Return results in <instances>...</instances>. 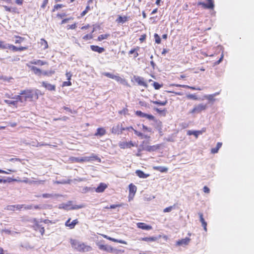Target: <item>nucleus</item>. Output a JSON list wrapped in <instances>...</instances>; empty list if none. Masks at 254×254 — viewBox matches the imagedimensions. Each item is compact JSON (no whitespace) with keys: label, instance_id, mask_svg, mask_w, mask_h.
I'll use <instances>...</instances> for the list:
<instances>
[{"label":"nucleus","instance_id":"nucleus-1","mask_svg":"<svg viewBox=\"0 0 254 254\" xmlns=\"http://www.w3.org/2000/svg\"><path fill=\"white\" fill-rule=\"evenodd\" d=\"M37 91V90H24L21 91L19 94L23 95L24 102H26L28 100L37 99L38 98Z\"/></svg>","mask_w":254,"mask_h":254},{"label":"nucleus","instance_id":"nucleus-2","mask_svg":"<svg viewBox=\"0 0 254 254\" xmlns=\"http://www.w3.org/2000/svg\"><path fill=\"white\" fill-rule=\"evenodd\" d=\"M70 243L72 248L80 252H87L91 249L90 247L85 246L83 243H81L76 240H71Z\"/></svg>","mask_w":254,"mask_h":254},{"label":"nucleus","instance_id":"nucleus-3","mask_svg":"<svg viewBox=\"0 0 254 254\" xmlns=\"http://www.w3.org/2000/svg\"><path fill=\"white\" fill-rule=\"evenodd\" d=\"M135 114L137 116L141 117V118H146L149 120H152V121H155L156 122V123H157L158 126H162L161 122H160V121H156L154 117L152 115H149V114H147L146 113H144L140 111H136Z\"/></svg>","mask_w":254,"mask_h":254},{"label":"nucleus","instance_id":"nucleus-4","mask_svg":"<svg viewBox=\"0 0 254 254\" xmlns=\"http://www.w3.org/2000/svg\"><path fill=\"white\" fill-rule=\"evenodd\" d=\"M207 108V105L203 103L195 105L194 108L190 112L191 114H198L202 111L205 110Z\"/></svg>","mask_w":254,"mask_h":254},{"label":"nucleus","instance_id":"nucleus-5","mask_svg":"<svg viewBox=\"0 0 254 254\" xmlns=\"http://www.w3.org/2000/svg\"><path fill=\"white\" fill-rule=\"evenodd\" d=\"M123 130H125V127H123L122 124H118L117 125L113 126L112 128V133L118 134H121Z\"/></svg>","mask_w":254,"mask_h":254},{"label":"nucleus","instance_id":"nucleus-6","mask_svg":"<svg viewBox=\"0 0 254 254\" xmlns=\"http://www.w3.org/2000/svg\"><path fill=\"white\" fill-rule=\"evenodd\" d=\"M34 225L33 226L36 231H39L42 235H43L45 232L44 227L42 226L38 220L35 219L34 220Z\"/></svg>","mask_w":254,"mask_h":254},{"label":"nucleus","instance_id":"nucleus-7","mask_svg":"<svg viewBox=\"0 0 254 254\" xmlns=\"http://www.w3.org/2000/svg\"><path fill=\"white\" fill-rule=\"evenodd\" d=\"M82 162H90L94 160H97L99 162H101V159L97 155L92 154L90 156L81 157Z\"/></svg>","mask_w":254,"mask_h":254},{"label":"nucleus","instance_id":"nucleus-8","mask_svg":"<svg viewBox=\"0 0 254 254\" xmlns=\"http://www.w3.org/2000/svg\"><path fill=\"white\" fill-rule=\"evenodd\" d=\"M102 74L110 78L115 79L118 82H122L123 81H124V80L119 76L115 75L110 72H104L102 73Z\"/></svg>","mask_w":254,"mask_h":254},{"label":"nucleus","instance_id":"nucleus-9","mask_svg":"<svg viewBox=\"0 0 254 254\" xmlns=\"http://www.w3.org/2000/svg\"><path fill=\"white\" fill-rule=\"evenodd\" d=\"M134 81L137 83L138 85L143 86L145 88L148 87L147 83L144 81L143 77L139 76H134Z\"/></svg>","mask_w":254,"mask_h":254},{"label":"nucleus","instance_id":"nucleus-10","mask_svg":"<svg viewBox=\"0 0 254 254\" xmlns=\"http://www.w3.org/2000/svg\"><path fill=\"white\" fill-rule=\"evenodd\" d=\"M97 245L98 247V248L102 251H106L108 252H112L113 251V248L110 246L105 245L101 244L100 242L97 243Z\"/></svg>","mask_w":254,"mask_h":254},{"label":"nucleus","instance_id":"nucleus-11","mask_svg":"<svg viewBox=\"0 0 254 254\" xmlns=\"http://www.w3.org/2000/svg\"><path fill=\"white\" fill-rule=\"evenodd\" d=\"M208 3H205L203 2H199L198 3V5H202L205 8L212 9L214 7V5L213 0H206Z\"/></svg>","mask_w":254,"mask_h":254},{"label":"nucleus","instance_id":"nucleus-12","mask_svg":"<svg viewBox=\"0 0 254 254\" xmlns=\"http://www.w3.org/2000/svg\"><path fill=\"white\" fill-rule=\"evenodd\" d=\"M7 49H9L10 50H11L13 51H22L25 50H27L28 49L27 47H17L13 45L8 44Z\"/></svg>","mask_w":254,"mask_h":254},{"label":"nucleus","instance_id":"nucleus-13","mask_svg":"<svg viewBox=\"0 0 254 254\" xmlns=\"http://www.w3.org/2000/svg\"><path fill=\"white\" fill-rule=\"evenodd\" d=\"M190 241V239L189 238L186 237L185 239H183L181 240H179L177 242V244L178 246H186L189 244Z\"/></svg>","mask_w":254,"mask_h":254},{"label":"nucleus","instance_id":"nucleus-14","mask_svg":"<svg viewBox=\"0 0 254 254\" xmlns=\"http://www.w3.org/2000/svg\"><path fill=\"white\" fill-rule=\"evenodd\" d=\"M42 86L50 91H55L56 90V86L54 85L48 83L47 82L43 81Z\"/></svg>","mask_w":254,"mask_h":254},{"label":"nucleus","instance_id":"nucleus-15","mask_svg":"<svg viewBox=\"0 0 254 254\" xmlns=\"http://www.w3.org/2000/svg\"><path fill=\"white\" fill-rule=\"evenodd\" d=\"M90 48L92 50V51H93L94 52H97L99 54L102 53L103 52H104L105 51V50L104 48L100 47L98 46H95V45H91Z\"/></svg>","mask_w":254,"mask_h":254},{"label":"nucleus","instance_id":"nucleus-16","mask_svg":"<svg viewBox=\"0 0 254 254\" xmlns=\"http://www.w3.org/2000/svg\"><path fill=\"white\" fill-rule=\"evenodd\" d=\"M160 145L157 144L155 145L152 146H145V151H148V152H152L155 151L160 148Z\"/></svg>","mask_w":254,"mask_h":254},{"label":"nucleus","instance_id":"nucleus-17","mask_svg":"<svg viewBox=\"0 0 254 254\" xmlns=\"http://www.w3.org/2000/svg\"><path fill=\"white\" fill-rule=\"evenodd\" d=\"M198 215L199 217V220L200 222L201 223V225L203 227L204 230L206 231H207V223L205 221L204 219L203 218V214L202 213H198Z\"/></svg>","mask_w":254,"mask_h":254},{"label":"nucleus","instance_id":"nucleus-18","mask_svg":"<svg viewBox=\"0 0 254 254\" xmlns=\"http://www.w3.org/2000/svg\"><path fill=\"white\" fill-rule=\"evenodd\" d=\"M138 228L143 230H149L152 229V227L150 225H148L144 223L139 222L137 224Z\"/></svg>","mask_w":254,"mask_h":254},{"label":"nucleus","instance_id":"nucleus-19","mask_svg":"<svg viewBox=\"0 0 254 254\" xmlns=\"http://www.w3.org/2000/svg\"><path fill=\"white\" fill-rule=\"evenodd\" d=\"M136 187L135 185H133L132 184H130L129 185V196L130 197L131 195H132V196H133L136 191Z\"/></svg>","mask_w":254,"mask_h":254},{"label":"nucleus","instance_id":"nucleus-20","mask_svg":"<svg viewBox=\"0 0 254 254\" xmlns=\"http://www.w3.org/2000/svg\"><path fill=\"white\" fill-rule=\"evenodd\" d=\"M27 65L30 67L31 69L34 72V73L38 76H41L42 74V71L35 66H29L28 64Z\"/></svg>","mask_w":254,"mask_h":254},{"label":"nucleus","instance_id":"nucleus-21","mask_svg":"<svg viewBox=\"0 0 254 254\" xmlns=\"http://www.w3.org/2000/svg\"><path fill=\"white\" fill-rule=\"evenodd\" d=\"M107 188V186L105 184L100 183L95 190L97 192H102Z\"/></svg>","mask_w":254,"mask_h":254},{"label":"nucleus","instance_id":"nucleus-22","mask_svg":"<svg viewBox=\"0 0 254 254\" xmlns=\"http://www.w3.org/2000/svg\"><path fill=\"white\" fill-rule=\"evenodd\" d=\"M202 131L201 130H188L187 134L189 135H193L197 138L198 135L202 134Z\"/></svg>","mask_w":254,"mask_h":254},{"label":"nucleus","instance_id":"nucleus-23","mask_svg":"<svg viewBox=\"0 0 254 254\" xmlns=\"http://www.w3.org/2000/svg\"><path fill=\"white\" fill-rule=\"evenodd\" d=\"M135 173L140 178L145 179L149 176L148 174H145L143 171L139 170H136Z\"/></svg>","mask_w":254,"mask_h":254},{"label":"nucleus","instance_id":"nucleus-24","mask_svg":"<svg viewBox=\"0 0 254 254\" xmlns=\"http://www.w3.org/2000/svg\"><path fill=\"white\" fill-rule=\"evenodd\" d=\"M106 133V130L104 128L100 127L97 129V132L95 133V136H102Z\"/></svg>","mask_w":254,"mask_h":254},{"label":"nucleus","instance_id":"nucleus-25","mask_svg":"<svg viewBox=\"0 0 254 254\" xmlns=\"http://www.w3.org/2000/svg\"><path fill=\"white\" fill-rule=\"evenodd\" d=\"M153 169L161 173L167 172L168 170V168L164 166H154L153 167Z\"/></svg>","mask_w":254,"mask_h":254},{"label":"nucleus","instance_id":"nucleus-26","mask_svg":"<svg viewBox=\"0 0 254 254\" xmlns=\"http://www.w3.org/2000/svg\"><path fill=\"white\" fill-rule=\"evenodd\" d=\"M128 20V17L127 16H124L122 17L121 16H119L118 18L116 19V21L118 23H121L123 24L125 22L127 21Z\"/></svg>","mask_w":254,"mask_h":254},{"label":"nucleus","instance_id":"nucleus-27","mask_svg":"<svg viewBox=\"0 0 254 254\" xmlns=\"http://www.w3.org/2000/svg\"><path fill=\"white\" fill-rule=\"evenodd\" d=\"M158 238L156 237H144L141 238L142 241L145 242H154L157 240Z\"/></svg>","mask_w":254,"mask_h":254},{"label":"nucleus","instance_id":"nucleus-28","mask_svg":"<svg viewBox=\"0 0 254 254\" xmlns=\"http://www.w3.org/2000/svg\"><path fill=\"white\" fill-rule=\"evenodd\" d=\"M30 63L33 64L39 65H43L47 64L46 62H44L43 61L38 60H33L30 62Z\"/></svg>","mask_w":254,"mask_h":254},{"label":"nucleus","instance_id":"nucleus-29","mask_svg":"<svg viewBox=\"0 0 254 254\" xmlns=\"http://www.w3.org/2000/svg\"><path fill=\"white\" fill-rule=\"evenodd\" d=\"M219 94V92H216L214 94H210V95H207L206 96V98L207 99H208L209 101H214L215 100L214 99V97L218 95Z\"/></svg>","mask_w":254,"mask_h":254},{"label":"nucleus","instance_id":"nucleus-30","mask_svg":"<svg viewBox=\"0 0 254 254\" xmlns=\"http://www.w3.org/2000/svg\"><path fill=\"white\" fill-rule=\"evenodd\" d=\"M221 142H218L216 146L211 149V152L213 154L217 153L219 148L221 147Z\"/></svg>","mask_w":254,"mask_h":254},{"label":"nucleus","instance_id":"nucleus-31","mask_svg":"<svg viewBox=\"0 0 254 254\" xmlns=\"http://www.w3.org/2000/svg\"><path fill=\"white\" fill-rule=\"evenodd\" d=\"M151 102L154 104L158 105L160 106H165L167 104V101L165 100L164 101H153Z\"/></svg>","mask_w":254,"mask_h":254},{"label":"nucleus","instance_id":"nucleus-32","mask_svg":"<svg viewBox=\"0 0 254 254\" xmlns=\"http://www.w3.org/2000/svg\"><path fill=\"white\" fill-rule=\"evenodd\" d=\"M11 99H16V100H17V102L19 101L21 103L24 102L23 96V95L20 94L18 95H15L14 97H11Z\"/></svg>","mask_w":254,"mask_h":254},{"label":"nucleus","instance_id":"nucleus-33","mask_svg":"<svg viewBox=\"0 0 254 254\" xmlns=\"http://www.w3.org/2000/svg\"><path fill=\"white\" fill-rule=\"evenodd\" d=\"M4 102L7 104L12 105L15 107L17 106V100L12 101V100H4Z\"/></svg>","mask_w":254,"mask_h":254},{"label":"nucleus","instance_id":"nucleus-34","mask_svg":"<svg viewBox=\"0 0 254 254\" xmlns=\"http://www.w3.org/2000/svg\"><path fill=\"white\" fill-rule=\"evenodd\" d=\"M40 44L41 46H43V49L44 50L47 49L48 48V44L47 42L44 39H41L40 41Z\"/></svg>","mask_w":254,"mask_h":254},{"label":"nucleus","instance_id":"nucleus-35","mask_svg":"<svg viewBox=\"0 0 254 254\" xmlns=\"http://www.w3.org/2000/svg\"><path fill=\"white\" fill-rule=\"evenodd\" d=\"M93 190V189L90 187H83L80 190V191L82 193H85L89 191H92Z\"/></svg>","mask_w":254,"mask_h":254},{"label":"nucleus","instance_id":"nucleus-36","mask_svg":"<svg viewBox=\"0 0 254 254\" xmlns=\"http://www.w3.org/2000/svg\"><path fill=\"white\" fill-rule=\"evenodd\" d=\"M55 73L54 70H50V71H42V75H46L48 76H51L52 75Z\"/></svg>","mask_w":254,"mask_h":254},{"label":"nucleus","instance_id":"nucleus-37","mask_svg":"<svg viewBox=\"0 0 254 254\" xmlns=\"http://www.w3.org/2000/svg\"><path fill=\"white\" fill-rule=\"evenodd\" d=\"M78 223V221L77 219H75L73 220L70 224H69V228L70 229H73L75 226Z\"/></svg>","mask_w":254,"mask_h":254},{"label":"nucleus","instance_id":"nucleus-38","mask_svg":"<svg viewBox=\"0 0 254 254\" xmlns=\"http://www.w3.org/2000/svg\"><path fill=\"white\" fill-rule=\"evenodd\" d=\"M42 196L43 198H50L58 195L57 194L43 193Z\"/></svg>","mask_w":254,"mask_h":254},{"label":"nucleus","instance_id":"nucleus-39","mask_svg":"<svg viewBox=\"0 0 254 254\" xmlns=\"http://www.w3.org/2000/svg\"><path fill=\"white\" fill-rule=\"evenodd\" d=\"M109 36V34H103L100 35L98 37V40L99 41H101L104 39H106Z\"/></svg>","mask_w":254,"mask_h":254},{"label":"nucleus","instance_id":"nucleus-40","mask_svg":"<svg viewBox=\"0 0 254 254\" xmlns=\"http://www.w3.org/2000/svg\"><path fill=\"white\" fill-rule=\"evenodd\" d=\"M85 207V205L81 204L80 205H74L71 207V209L75 210V209H78L82 208H83Z\"/></svg>","mask_w":254,"mask_h":254},{"label":"nucleus","instance_id":"nucleus-41","mask_svg":"<svg viewBox=\"0 0 254 254\" xmlns=\"http://www.w3.org/2000/svg\"><path fill=\"white\" fill-rule=\"evenodd\" d=\"M153 86L154 88L158 90L161 87H162L163 84H160V83L157 82H154L153 83Z\"/></svg>","mask_w":254,"mask_h":254},{"label":"nucleus","instance_id":"nucleus-42","mask_svg":"<svg viewBox=\"0 0 254 254\" xmlns=\"http://www.w3.org/2000/svg\"><path fill=\"white\" fill-rule=\"evenodd\" d=\"M187 97L188 99H192L194 100H196L198 99V98L197 97V96L196 95H195L194 94H188L187 95Z\"/></svg>","mask_w":254,"mask_h":254},{"label":"nucleus","instance_id":"nucleus-43","mask_svg":"<svg viewBox=\"0 0 254 254\" xmlns=\"http://www.w3.org/2000/svg\"><path fill=\"white\" fill-rule=\"evenodd\" d=\"M134 144L132 141H129L128 142H126L124 143V148H130L131 146H134Z\"/></svg>","mask_w":254,"mask_h":254},{"label":"nucleus","instance_id":"nucleus-44","mask_svg":"<svg viewBox=\"0 0 254 254\" xmlns=\"http://www.w3.org/2000/svg\"><path fill=\"white\" fill-rule=\"evenodd\" d=\"M8 44H4V42L0 41V48L2 49H7Z\"/></svg>","mask_w":254,"mask_h":254},{"label":"nucleus","instance_id":"nucleus-45","mask_svg":"<svg viewBox=\"0 0 254 254\" xmlns=\"http://www.w3.org/2000/svg\"><path fill=\"white\" fill-rule=\"evenodd\" d=\"M154 37L155 38V42L157 44H160L161 43V38L157 34L155 33Z\"/></svg>","mask_w":254,"mask_h":254},{"label":"nucleus","instance_id":"nucleus-46","mask_svg":"<svg viewBox=\"0 0 254 254\" xmlns=\"http://www.w3.org/2000/svg\"><path fill=\"white\" fill-rule=\"evenodd\" d=\"M129 54H133L134 58H136L138 56V54L137 52H136V50L135 49H131L130 51H129Z\"/></svg>","mask_w":254,"mask_h":254},{"label":"nucleus","instance_id":"nucleus-47","mask_svg":"<svg viewBox=\"0 0 254 254\" xmlns=\"http://www.w3.org/2000/svg\"><path fill=\"white\" fill-rule=\"evenodd\" d=\"M90 9V7L89 5H87L86 7V8L82 12V13H81V16H84L87 12Z\"/></svg>","mask_w":254,"mask_h":254},{"label":"nucleus","instance_id":"nucleus-48","mask_svg":"<svg viewBox=\"0 0 254 254\" xmlns=\"http://www.w3.org/2000/svg\"><path fill=\"white\" fill-rule=\"evenodd\" d=\"M3 7H4V9L6 11H7L9 12H11V11L15 12L16 8H11L6 5H3Z\"/></svg>","mask_w":254,"mask_h":254},{"label":"nucleus","instance_id":"nucleus-49","mask_svg":"<svg viewBox=\"0 0 254 254\" xmlns=\"http://www.w3.org/2000/svg\"><path fill=\"white\" fill-rule=\"evenodd\" d=\"M121 206V204H112L110 206H106L105 208L106 209H115L117 207H120Z\"/></svg>","mask_w":254,"mask_h":254},{"label":"nucleus","instance_id":"nucleus-50","mask_svg":"<svg viewBox=\"0 0 254 254\" xmlns=\"http://www.w3.org/2000/svg\"><path fill=\"white\" fill-rule=\"evenodd\" d=\"M63 6V4H58L54 6V8L53 9V11H55L56 10H58V9L62 8Z\"/></svg>","mask_w":254,"mask_h":254},{"label":"nucleus","instance_id":"nucleus-51","mask_svg":"<svg viewBox=\"0 0 254 254\" xmlns=\"http://www.w3.org/2000/svg\"><path fill=\"white\" fill-rule=\"evenodd\" d=\"M6 209L8 210L14 211L15 206H14V205H8V206H7Z\"/></svg>","mask_w":254,"mask_h":254},{"label":"nucleus","instance_id":"nucleus-52","mask_svg":"<svg viewBox=\"0 0 254 254\" xmlns=\"http://www.w3.org/2000/svg\"><path fill=\"white\" fill-rule=\"evenodd\" d=\"M73 160L75 162H82V157H74Z\"/></svg>","mask_w":254,"mask_h":254},{"label":"nucleus","instance_id":"nucleus-53","mask_svg":"<svg viewBox=\"0 0 254 254\" xmlns=\"http://www.w3.org/2000/svg\"><path fill=\"white\" fill-rule=\"evenodd\" d=\"M134 133L137 135L138 136H139V137H141V138H143V134L141 132H140L138 131H137L136 130H134Z\"/></svg>","mask_w":254,"mask_h":254},{"label":"nucleus","instance_id":"nucleus-54","mask_svg":"<svg viewBox=\"0 0 254 254\" xmlns=\"http://www.w3.org/2000/svg\"><path fill=\"white\" fill-rule=\"evenodd\" d=\"M145 146H144L143 145H139L138 148V152H140L143 150H145Z\"/></svg>","mask_w":254,"mask_h":254},{"label":"nucleus","instance_id":"nucleus-55","mask_svg":"<svg viewBox=\"0 0 254 254\" xmlns=\"http://www.w3.org/2000/svg\"><path fill=\"white\" fill-rule=\"evenodd\" d=\"M173 206H169L165 208L163 210L164 212H169L172 211Z\"/></svg>","mask_w":254,"mask_h":254},{"label":"nucleus","instance_id":"nucleus-56","mask_svg":"<svg viewBox=\"0 0 254 254\" xmlns=\"http://www.w3.org/2000/svg\"><path fill=\"white\" fill-rule=\"evenodd\" d=\"M127 112H128V109L127 108H124L122 111H120L119 113L121 114L126 115L127 114Z\"/></svg>","mask_w":254,"mask_h":254},{"label":"nucleus","instance_id":"nucleus-57","mask_svg":"<svg viewBox=\"0 0 254 254\" xmlns=\"http://www.w3.org/2000/svg\"><path fill=\"white\" fill-rule=\"evenodd\" d=\"M92 38V36L91 35L86 34L83 36V39L84 40H88Z\"/></svg>","mask_w":254,"mask_h":254},{"label":"nucleus","instance_id":"nucleus-58","mask_svg":"<svg viewBox=\"0 0 254 254\" xmlns=\"http://www.w3.org/2000/svg\"><path fill=\"white\" fill-rule=\"evenodd\" d=\"M18 39H16L15 41V43H20L23 40V38L20 37H16Z\"/></svg>","mask_w":254,"mask_h":254},{"label":"nucleus","instance_id":"nucleus-59","mask_svg":"<svg viewBox=\"0 0 254 254\" xmlns=\"http://www.w3.org/2000/svg\"><path fill=\"white\" fill-rule=\"evenodd\" d=\"M203 190L205 193H208L210 192V189L207 186L203 187Z\"/></svg>","mask_w":254,"mask_h":254},{"label":"nucleus","instance_id":"nucleus-60","mask_svg":"<svg viewBox=\"0 0 254 254\" xmlns=\"http://www.w3.org/2000/svg\"><path fill=\"white\" fill-rule=\"evenodd\" d=\"M142 128L144 130L147 131L148 132H150L151 131V129L150 128L144 125H142Z\"/></svg>","mask_w":254,"mask_h":254},{"label":"nucleus","instance_id":"nucleus-61","mask_svg":"<svg viewBox=\"0 0 254 254\" xmlns=\"http://www.w3.org/2000/svg\"><path fill=\"white\" fill-rule=\"evenodd\" d=\"M183 88H185L190 89H192V90H195V89H196V87H195L190 86L187 85H183Z\"/></svg>","mask_w":254,"mask_h":254},{"label":"nucleus","instance_id":"nucleus-62","mask_svg":"<svg viewBox=\"0 0 254 254\" xmlns=\"http://www.w3.org/2000/svg\"><path fill=\"white\" fill-rule=\"evenodd\" d=\"M68 29H74L76 27V25L75 23L71 25H68L67 26Z\"/></svg>","mask_w":254,"mask_h":254},{"label":"nucleus","instance_id":"nucleus-63","mask_svg":"<svg viewBox=\"0 0 254 254\" xmlns=\"http://www.w3.org/2000/svg\"><path fill=\"white\" fill-rule=\"evenodd\" d=\"M14 206H15V208H16L18 210H20L23 207L24 205H23V204H21V205L18 204V205H14Z\"/></svg>","mask_w":254,"mask_h":254},{"label":"nucleus","instance_id":"nucleus-64","mask_svg":"<svg viewBox=\"0 0 254 254\" xmlns=\"http://www.w3.org/2000/svg\"><path fill=\"white\" fill-rule=\"evenodd\" d=\"M63 86H70L71 85V82L68 80L67 81H64L63 82Z\"/></svg>","mask_w":254,"mask_h":254}]
</instances>
